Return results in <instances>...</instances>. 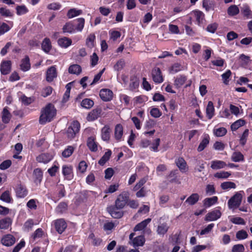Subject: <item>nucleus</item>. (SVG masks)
Returning a JSON list of instances; mask_svg holds the SVG:
<instances>
[{
	"label": "nucleus",
	"mask_w": 252,
	"mask_h": 252,
	"mask_svg": "<svg viewBox=\"0 0 252 252\" xmlns=\"http://www.w3.org/2000/svg\"><path fill=\"white\" fill-rule=\"evenodd\" d=\"M231 159L234 162L243 161L244 160V157L241 152H235L232 156Z\"/></svg>",
	"instance_id": "nucleus-53"
},
{
	"label": "nucleus",
	"mask_w": 252,
	"mask_h": 252,
	"mask_svg": "<svg viewBox=\"0 0 252 252\" xmlns=\"http://www.w3.org/2000/svg\"><path fill=\"white\" fill-rule=\"evenodd\" d=\"M57 77V71L55 66L48 68L46 72V80L48 82H52Z\"/></svg>",
	"instance_id": "nucleus-13"
},
{
	"label": "nucleus",
	"mask_w": 252,
	"mask_h": 252,
	"mask_svg": "<svg viewBox=\"0 0 252 252\" xmlns=\"http://www.w3.org/2000/svg\"><path fill=\"white\" fill-rule=\"evenodd\" d=\"M54 225L56 230L60 234H62L67 227V223L63 219L55 220Z\"/></svg>",
	"instance_id": "nucleus-10"
},
{
	"label": "nucleus",
	"mask_w": 252,
	"mask_h": 252,
	"mask_svg": "<svg viewBox=\"0 0 252 252\" xmlns=\"http://www.w3.org/2000/svg\"><path fill=\"white\" fill-rule=\"evenodd\" d=\"M80 124L77 121H73L68 127L65 134L68 139L71 140L73 139L77 133L79 132Z\"/></svg>",
	"instance_id": "nucleus-3"
},
{
	"label": "nucleus",
	"mask_w": 252,
	"mask_h": 252,
	"mask_svg": "<svg viewBox=\"0 0 252 252\" xmlns=\"http://www.w3.org/2000/svg\"><path fill=\"white\" fill-rule=\"evenodd\" d=\"M11 70V62L4 61L0 64V71L1 74L5 75L9 74Z\"/></svg>",
	"instance_id": "nucleus-19"
},
{
	"label": "nucleus",
	"mask_w": 252,
	"mask_h": 252,
	"mask_svg": "<svg viewBox=\"0 0 252 252\" xmlns=\"http://www.w3.org/2000/svg\"><path fill=\"white\" fill-rule=\"evenodd\" d=\"M245 247L243 244H239L233 246L230 252H244Z\"/></svg>",
	"instance_id": "nucleus-63"
},
{
	"label": "nucleus",
	"mask_w": 252,
	"mask_h": 252,
	"mask_svg": "<svg viewBox=\"0 0 252 252\" xmlns=\"http://www.w3.org/2000/svg\"><path fill=\"white\" fill-rule=\"evenodd\" d=\"M16 13L18 15H21L26 14L29 12L28 9L24 5H18L16 7Z\"/></svg>",
	"instance_id": "nucleus-58"
},
{
	"label": "nucleus",
	"mask_w": 252,
	"mask_h": 252,
	"mask_svg": "<svg viewBox=\"0 0 252 252\" xmlns=\"http://www.w3.org/2000/svg\"><path fill=\"white\" fill-rule=\"evenodd\" d=\"M151 75L153 81L155 84H160L164 81L161 71L158 67L155 66L152 69Z\"/></svg>",
	"instance_id": "nucleus-7"
},
{
	"label": "nucleus",
	"mask_w": 252,
	"mask_h": 252,
	"mask_svg": "<svg viewBox=\"0 0 252 252\" xmlns=\"http://www.w3.org/2000/svg\"><path fill=\"white\" fill-rule=\"evenodd\" d=\"M178 174L179 171L177 169L173 170L170 171L166 178L169 183L179 184L181 183V182L178 177Z\"/></svg>",
	"instance_id": "nucleus-12"
},
{
	"label": "nucleus",
	"mask_w": 252,
	"mask_h": 252,
	"mask_svg": "<svg viewBox=\"0 0 252 252\" xmlns=\"http://www.w3.org/2000/svg\"><path fill=\"white\" fill-rule=\"evenodd\" d=\"M15 193L17 198L25 197L28 194V190L25 185L21 183L17 184L15 188Z\"/></svg>",
	"instance_id": "nucleus-9"
},
{
	"label": "nucleus",
	"mask_w": 252,
	"mask_h": 252,
	"mask_svg": "<svg viewBox=\"0 0 252 252\" xmlns=\"http://www.w3.org/2000/svg\"><path fill=\"white\" fill-rule=\"evenodd\" d=\"M248 237V234L247 231L245 230H239L236 232V238L238 240H244L247 238Z\"/></svg>",
	"instance_id": "nucleus-57"
},
{
	"label": "nucleus",
	"mask_w": 252,
	"mask_h": 252,
	"mask_svg": "<svg viewBox=\"0 0 252 252\" xmlns=\"http://www.w3.org/2000/svg\"><path fill=\"white\" fill-rule=\"evenodd\" d=\"M74 147L72 146H67V147L63 151L62 156L65 158H69L74 152Z\"/></svg>",
	"instance_id": "nucleus-51"
},
{
	"label": "nucleus",
	"mask_w": 252,
	"mask_h": 252,
	"mask_svg": "<svg viewBox=\"0 0 252 252\" xmlns=\"http://www.w3.org/2000/svg\"><path fill=\"white\" fill-rule=\"evenodd\" d=\"M202 6L206 11L214 9V3L213 1L210 0H203Z\"/></svg>",
	"instance_id": "nucleus-48"
},
{
	"label": "nucleus",
	"mask_w": 252,
	"mask_h": 252,
	"mask_svg": "<svg viewBox=\"0 0 252 252\" xmlns=\"http://www.w3.org/2000/svg\"><path fill=\"white\" fill-rule=\"evenodd\" d=\"M114 135L116 140L119 141L123 135V127L121 124H117L115 126Z\"/></svg>",
	"instance_id": "nucleus-29"
},
{
	"label": "nucleus",
	"mask_w": 252,
	"mask_h": 252,
	"mask_svg": "<svg viewBox=\"0 0 252 252\" xmlns=\"http://www.w3.org/2000/svg\"><path fill=\"white\" fill-rule=\"evenodd\" d=\"M62 30L63 33H72L75 32L74 26L71 22L66 23L63 26Z\"/></svg>",
	"instance_id": "nucleus-36"
},
{
	"label": "nucleus",
	"mask_w": 252,
	"mask_h": 252,
	"mask_svg": "<svg viewBox=\"0 0 252 252\" xmlns=\"http://www.w3.org/2000/svg\"><path fill=\"white\" fill-rule=\"evenodd\" d=\"M220 187L223 190H228L231 189H235L236 185L234 182L227 181L222 183Z\"/></svg>",
	"instance_id": "nucleus-52"
},
{
	"label": "nucleus",
	"mask_w": 252,
	"mask_h": 252,
	"mask_svg": "<svg viewBox=\"0 0 252 252\" xmlns=\"http://www.w3.org/2000/svg\"><path fill=\"white\" fill-rule=\"evenodd\" d=\"M242 15L247 19L252 18V11L248 5H245L241 9Z\"/></svg>",
	"instance_id": "nucleus-47"
},
{
	"label": "nucleus",
	"mask_w": 252,
	"mask_h": 252,
	"mask_svg": "<svg viewBox=\"0 0 252 252\" xmlns=\"http://www.w3.org/2000/svg\"><path fill=\"white\" fill-rule=\"evenodd\" d=\"M139 86V79L136 75H131L130 77L129 89L131 91H135L138 88Z\"/></svg>",
	"instance_id": "nucleus-21"
},
{
	"label": "nucleus",
	"mask_w": 252,
	"mask_h": 252,
	"mask_svg": "<svg viewBox=\"0 0 252 252\" xmlns=\"http://www.w3.org/2000/svg\"><path fill=\"white\" fill-rule=\"evenodd\" d=\"M42 50L46 53H48L51 49L52 45L49 38H45L41 44Z\"/></svg>",
	"instance_id": "nucleus-40"
},
{
	"label": "nucleus",
	"mask_w": 252,
	"mask_h": 252,
	"mask_svg": "<svg viewBox=\"0 0 252 252\" xmlns=\"http://www.w3.org/2000/svg\"><path fill=\"white\" fill-rule=\"evenodd\" d=\"M16 242L15 237L11 234H6L1 239V244L6 247L13 245Z\"/></svg>",
	"instance_id": "nucleus-14"
},
{
	"label": "nucleus",
	"mask_w": 252,
	"mask_h": 252,
	"mask_svg": "<svg viewBox=\"0 0 252 252\" xmlns=\"http://www.w3.org/2000/svg\"><path fill=\"white\" fill-rule=\"evenodd\" d=\"M221 207H217L215 210L208 213L205 217L206 221H215L220 219L221 216L220 212Z\"/></svg>",
	"instance_id": "nucleus-6"
},
{
	"label": "nucleus",
	"mask_w": 252,
	"mask_h": 252,
	"mask_svg": "<svg viewBox=\"0 0 252 252\" xmlns=\"http://www.w3.org/2000/svg\"><path fill=\"white\" fill-rule=\"evenodd\" d=\"M169 227L165 223L160 224L158 226L157 233L160 235L163 236L168 231Z\"/></svg>",
	"instance_id": "nucleus-46"
},
{
	"label": "nucleus",
	"mask_w": 252,
	"mask_h": 252,
	"mask_svg": "<svg viewBox=\"0 0 252 252\" xmlns=\"http://www.w3.org/2000/svg\"><path fill=\"white\" fill-rule=\"evenodd\" d=\"M20 65V69L24 72L27 71L31 69V64L30 63V58L28 55H26L25 57L22 59Z\"/></svg>",
	"instance_id": "nucleus-20"
},
{
	"label": "nucleus",
	"mask_w": 252,
	"mask_h": 252,
	"mask_svg": "<svg viewBox=\"0 0 252 252\" xmlns=\"http://www.w3.org/2000/svg\"><path fill=\"white\" fill-rule=\"evenodd\" d=\"M43 173L42 169L37 168L33 170L32 177L34 183L37 185L40 184L43 179Z\"/></svg>",
	"instance_id": "nucleus-15"
},
{
	"label": "nucleus",
	"mask_w": 252,
	"mask_h": 252,
	"mask_svg": "<svg viewBox=\"0 0 252 252\" xmlns=\"http://www.w3.org/2000/svg\"><path fill=\"white\" fill-rule=\"evenodd\" d=\"M231 175V173L226 171H221L215 174L214 177L218 179H226Z\"/></svg>",
	"instance_id": "nucleus-61"
},
{
	"label": "nucleus",
	"mask_w": 252,
	"mask_h": 252,
	"mask_svg": "<svg viewBox=\"0 0 252 252\" xmlns=\"http://www.w3.org/2000/svg\"><path fill=\"white\" fill-rule=\"evenodd\" d=\"M106 210L111 216L114 219H120L124 215L123 209L115 204L108 206Z\"/></svg>",
	"instance_id": "nucleus-5"
},
{
	"label": "nucleus",
	"mask_w": 252,
	"mask_h": 252,
	"mask_svg": "<svg viewBox=\"0 0 252 252\" xmlns=\"http://www.w3.org/2000/svg\"><path fill=\"white\" fill-rule=\"evenodd\" d=\"M227 12L229 16H234L239 13V9L236 5H232L228 8Z\"/></svg>",
	"instance_id": "nucleus-50"
},
{
	"label": "nucleus",
	"mask_w": 252,
	"mask_h": 252,
	"mask_svg": "<svg viewBox=\"0 0 252 252\" xmlns=\"http://www.w3.org/2000/svg\"><path fill=\"white\" fill-rule=\"evenodd\" d=\"M77 22V24L75 26H74L75 32L76 31L77 32H81L85 25V19L84 18H79L75 20Z\"/></svg>",
	"instance_id": "nucleus-43"
},
{
	"label": "nucleus",
	"mask_w": 252,
	"mask_h": 252,
	"mask_svg": "<svg viewBox=\"0 0 252 252\" xmlns=\"http://www.w3.org/2000/svg\"><path fill=\"white\" fill-rule=\"evenodd\" d=\"M199 199V195L197 193H192L186 200L185 202L190 205L196 204Z\"/></svg>",
	"instance_id": "nucleus-38"
},
{
	"label": "nucleus",
	"mask_w": 252,
	"mask_h": 252,
	"mask_svg": "<svg viewBox=\"0 0 252 252\" xmlns=\"http://www.w3.org/2000/svg\"><path fill=\"white\" fill-rule=\"evenodd\" d=\"M62 173L65 180H71L74 177L72 166L63 165L62 167Z\"/></svg>",
	"instance_id": "nucleus-11"
},
{
	"label": "nucleus",
	"mask_w": 252,
	"mask_h": 252,
	"mask_svg": "<svg viewBox=\"0 0 252 252\" xmlns=\"http://www.w3.org/2000/svg\"><path fill=\"white\" fill-rule=\"evenodd\" d=\"M94 105V101L90 98H85L82 100L81 103V106L87 109L91 108Z\"/></svg>",
	"instance_id": "nucleus-44"
},
{
	"label": "nucleus",
	"mask_w": 252,
	"mask_h": 252,
	"mask_svg": "<svg viewBox=\"0 0 252 252\" xmlns=\"http://www.w3.org/2000/svg\"><path fill=\"white\" fill-rule=\"evenodd\" d=\"M218 198L216 196H214L212 197L206 198L203 201V205L205 208H209L216 204L218 202Z\"/></svg>",
	"instance_id": "nucleus-28"
},
{
	"label": "nucleus",
	"mask_w": 252,
	"mask_h": 252,
	"mask_svg": "<svg viewBox=\"0 0 252 252\" xmlns=\"http://www.w3.org/2000/svg\"><path fill=\"white\" fill-rule=\"evenodd\" d=\"M82 12L83 11L82 10L77 9L75 8H71L68 11L67 13V16L68 18L71 19L82 14Z\"/></svg>",
	"instance_id": "nucleus-42"
},
{
	"label": "nucleus",
	"mask_w": 252,
	"mask_h": 252,
	"mask_svg": "<svg viewBox=\"0 0 252 252\" xmlns=\"http://www.w3.org/2000/svg\"><path fill=\"white\" fill-rule=\"evenodd\" d=\"M53 158V156L48 153H42L38 155L36 158V160L38 162L46 164L50 162Z\"/></svg>",
	"instance_id": "nucleus-17"
},
{
	"label": "nucleus",
	"mask_w": 252,
	"mask_h": 252,
	"mask_svg": "<svg viewBox=\"0 0 252 252\" xmlns=\"http://www.w3.org/2000/svg\"><path fill=\"white\" fill-rule=\"evenodd\" d=\"M193 14L199 26H202L205 21V14L200 10H195L193 11Z\"/></svg>",
	"instance_id": "nucleus-22"
},
{
	"label": "nucleus",
	"mask_w": 252,
	"mask_h": 252,
	"mask_svg": "<svg viewBox=\"0 0 252 252\" xmlns=\"http://www.w3.org/2000/svg\"><path fill=\"white\" fill-rule=\"evenodd\" d=\"M58 45L63 48H66L72 44V40L67 37L60 38L58 41Z\"/></svg>",
	"instance_id": "nucleus-23"
},
{
	"label": "nucleus",
	"mask_w": 252,
	"mask_h": 252,
	"mask_svg": "<svg viewBox=\"0 0 252 252\" xmlns=\"http://www.w3.org/2000/svg\"><path fill=\"white\" fill-rule=\"evenodd\" d=\"M82 72V68L77 64H71L68 67V72L70 74L79 75Z\"/></svg>",
	"instance_id": "nucleus-34"
},
{
	"label": "nucleus",
	"mask_w": 252,
	"mask_h": 252,
	"mask_svg": "<svg viewBox=\"0 0 252 252\" xmlns=\"http://www.w3.org/2000/svg\"><path fill=\"white\" fill-rule=\"evenodd\" d=\"M129 195V193L128 191H122L117 196L114 204L119 208L123 209L127 205Z\"/></svg>",
	"instance_id": "nucleus-4"
},
{
	"label": "nucleus",
	"mask_w": 252,
	"mask_h": 252,
	"mask_svg": "<svg viewBox=\"0 0 252 252\" xmlns=\"http://www.w3.org/2000/svg\"><path fill=\"white\" fill-rule=\"evenodd\" d=\"M87 145L92 152H95L98 150L97 144L94 141V138L93 137H90L88 138Z\"/></svg>",
	"instance_id": "nucleus-31"
},
{
	"label": "nucleus",
	"mask_w": 252,
	"mask_h": 252,
	"mask_svg": "<svg viewBox=\"0 0 252 252\" xmlns=\"http://www.w3.org/2000/svg\"><path fill=\"white\" fill-rule=\"evenodd\" d=\"M151 219L150 218H148L142 221L141 222L138 223L134 227V231H137L142 230L143 229L146 227L147 225L151 222Z\"/></svg>",
	"instance_id": "nucleus-33"
},
{
	"label": "nucleus",
	"mask_w": 252,
	"mask_h": 252,
	"mask_svg": "<svg viewBox=\"0 0 252 252\" xmlns=\"http://www.w3.org/2000/svg\"><path fill=\"white\" fill-rule=\"evenodd\" d=\"M0 199L7 203H11L13 202V199L11 195V192L9 190H5L1 194Z\"/></svg>",
	"instance_id": "nucleus-30"
},
{
	"label": "nucleus",
	"mask_w": 252,
	"mask_h": 252,
	"mask_svg": "<svg viewBox=\"0 0 252 252\" xmlns=\"http://www.w3.org/2000/svg\"><path fill=\"white\" fill-rule=\"evenodd\" d=\"M95 39V36L94 34H90L89 35L86 39V45L90 48H92L94 46V41Z\"/></svg>",
	"instance_id": "nucleus-54"
},
{
	"label": "nucleus",
	"mask_w": 252,
	"mask_h": 252,
	"mask_svg": "<svg viewBox=\"0 0 252 252\" xmlns=\"http://www.w3.org/2000/svg\"><path fill=\"white\" fill-rule=\"evenodd\" d=\"M226 166V164L224 161L216 160L211 162V167L213 169L217 170L223 168Z\"/></svg>",
	"instance_id": "nucleus-35"
},
{
	"label": "nucleus",
	"mask_w": 252,
	"mask_h": 252,
	"mask_svg": "<svg viewBox=\"0 0 252 252\" xmlns=\"http://www.w3.org/2000/svg\"><path fill=\"white\" fill-rule=\"evenodd\" d=\"M187 80V76L185 75H179L175 78L174 85L176 88H180L185 84Z\"/></svg>",
	"instance_id": "nucleus-24"
},
{
	"label": "nucleus",
	"mask_w": 252,
	"mask_h": 252,
	"mask_svg": "<svg viewBox=\"0 0 252 252\" xmlns=\"http://www.w3.org/2000/svg\"><path fill=\"white\" fill-rule=\"evenodd\" d=\"M11 118V115L7 107H4L1 113V120L4 124H8Z\"/></svg>",
	"instance_id": "nucleus-32"
},
{
	"label": "nucleus",
	"mask_w": 252,
	"mask_h": 252,
	"mask_svg": "<svg viewBox=\"0 0 252 252\" xmlns=\"http://www.w3.org/2000/svg\"><path fill=\"white\" fill-rule=\"evenodd\" d=\"M151 115L156 118H159L162 115L161 112L158 108H153L150 111Z\"/></svg>",
	"instance_id": "nucleus-64"
},
{
	"label": "nucleus",
	"mask_w": 252,
	"mask_h": 252,
	"mask_svg": "<svg viewBox=\"0 0 252 252\" xmlns=\"http://www.w3.org/2000/svg\"><path fill=\"white\" fill-rule=\"evenodd\" d=\"M12 220L9 217H6L0 220V229H7L12 224Z\"/></svg>",
	"instance_id": "nucleus-26"
},
{
	"label": "nucleus",
	"mask_w": 252,
	"mask_h": 252,
	"mask_svg": "<svg viewBox=\"0 0 252 252\" xmlns=\"http://www.w3.org/2000/svg\"><path fill=\"white\" fill-rule=\"evenodd\" d=\"M206 116L208 119H211L215 115V108L212 101H209L206 109Z\"/></svg>",
	"instance_id": "nucleus-27"
},
{
	"label": "nucleus",
	"mask_w": 252,
	"mask_h": 252,
	"mask_svg": "<svg viewBox=\"0 0 252 252\" xmlns=\"http://www.w3.org/2000/svg\"><path fill=\"white\" fill-rule=\"evenodd\" d=\"M175 164L182 173H185L188 170L187 162L182 157H179L175 160Z\"/></svg>",
	"instance_id": "nucleus-18"
},
{
	"label": "nucleus",
	"mask_w": 252,
	"mask_h": 252,
	"mask_svg": "<svg viewBox=\"0 0 252 252\" xmlns=\"http://www.w3.org/2000/svg\"><path fill=\"white\" fill-rule=\"evenodd\" d=\"M246 124V122L243 119H239L234 122L231 125V129L232 131H236L240 127L244 126Z\"/></svg>",
	"instance_id": "nucleus-45"
},
{
	"label": "nucleus",
	"mask_w": 252,
	"mask_h": 252,
	"mask_svg": "<svg viewBox=\"0 0 252 252\" xmlns=\"http://www.w3.org/2000/svg\"><path fill=\"white\" fill-rule=\"evenodd\" d=\"M45 236V233L41 228H38L32 233L31 237L35 240L37 239L42 238Z\"/></svg>",
	"instance_id": "nucleus-49"
},
{
	"label": "nucleus",
	"mask_w": 252,
	"mask_h": 252,
	"mask_svg": "<svg viewBox=\"0 0 252 252\" xmlns=\"http://www.w3.org/2000/svg\"><path fill=\"white\" fill-rule=\"evenodd\" d=\"M125 65V62L124 59L119 60L114 65V68L118 71L121 70Z\"/></svg>",
	"instance_id": "nucleus-62"
},
{
	"label": "nucleus",
	"mask_w": 252,
	"mask_h": 252,
	"mask_svg": "<svg viewBox=\"0 0 252 252\" xmlns=\"http://www.w3.org/2000/svg\"><path fill=\"white\" fill-rule=\"evenodd\" d=\"M239 59L240 60L241 65L243 66H247L250 61V57L246 56L244 54H242L240 55Z\"/></svg>",
	"instance_id": "nucleus-59"
},
{
	"label": "nucleus",
	"mask_w": 252,
	"mask_h": 252,
	"mask_svg": "<svg viewBox=\"0 0 252 252\" xmlns=\"http://www.w3.org/2000/svg\"><path fill=\"white\" fill-rule=\"evenodd\" d=\"M102 109L100 107H97L92 110L88 114L87 119L88 121H94L97 119L101 115Z\"/></svg>",
	"instance_id": "nucleus-16"
},
{
	"label": "nucleus",
	"mask_w": 252,
	"mask_h": 252,
	"mask_svg": "<svg viewBox=\"0 0 252 252\" xmlns=\"http://www.w3.org/2000/svg\"><path fill=\"white\" fill-rule=\"evenodd\" d=\"M57 110L54 105L48 103L41 110L39 122L41 125L51 122L56 115Z\"/></svg>",
	"instance_id": "nucleus-1"
},
{
	"label": "nucleus",
	"mask_w": 252,
	"mask_h": 252,
	"mask_svg": "<svg viewBox=\"0 0 252 252\" xmlns=\"http://www.w3.org/2000/svg\"><path fill=\"white\" fill-rule=\"evenodd\" d=\"M145 242V239L143 235L137 236L133 239L132 243L134 247L142 246Z\"/></svg>",
	"instance_id": "nucleus-41"
},
{
	"label": "nucleus",
	"mask_w": 252,
	"mask_h": 252,
	"mask_svg": "<svg viewBox=\"0 0 252 252\" xmlns=\"http://www.w3.org/2000/svg\"><path fill=\"white\" fill-rule=\"evenodd\" d=\"M214 134L217 137H221L227 133V129L223 127H219L214 129Z\"/></svg>",
	"instance_id": "nucleus-56"
},
{
	"label": "nucleus",
	"mask_w": 252,
	"mask_h": 252,
	"mask_svg": "<svg viewBox=\"0 0 252 252\" xmlns=\"http://www.w3.org/2000/svg\"><path fill=\"white\" fill-rule=\"evenodd\" d=\"M99 96L103 101H110L113 99V93L110 89H102L99 92Z\"/></svg>",
	"instance_id": "nucleus-8"
},
{
	"label": "nucleus",
	"mask_w": 252,
	"mask_h": 252,
	"mask_svg": "<svg viewBox=\"0 0 252 252\" xmlns=\"http://www.w3.org/2000/svg\"><path fill=\"white\" fill-rule=\"evenodd\" d=\"M249 130L248 129H246L244 131L243 134H242L240 137L239 141V143L241 146H244V145H246L249 136Z\"/></svg>",
	"instance_id": "nucleus-55"
},
{
	"label": "nucleus",
	"mask_w": 252,
	"mask_h": 252,
	"mask_svg": "<svg viewBox=\"0 0 252 252\" xmlns=\"http://www.w3.org/2000/svg\"><path fill=\"white\" fill-rule=\"evenodd\" d=\"M111 154V151L110 150H108V151L105 153L103 156L98 160V163L101 166L104 165L106 162L109 160Z\"/></svg>",
	"instance_id": "nucleus-39"
},
{
	"label": "nucleus",
	"mask_w": 252,
	"mask_h": 252,
	"mask_svg": "<svg viewBox=\"0 0 252 252\" xmlns=\"http://www.w3.org/2000/svg\"><path fill=\"white\" fill-rule=\"evenodd\" d=\"M67 209V204L64 202L60 203L57 207V211L61 214L64 213Z\"/></svg>",
	"instance_id": "nucleus-60"
},
{
	"label": "nucleus",
	"mask_w": 252,
	"mask_h": 252,
	"mask_svg": "<svg viewBox=\"0 0 252 252\" xmlns=\"http://www.w3.org/2000/svg\"><path fill=\"white\" fill-rule=\"evenodd\" d=\"M243 193H244L243 190L236 192L235 194L229 199L227 202L229 209H234L240 206L242 202Z\"/></svg>",
	"instance_id": "nucleus-2"
},
{
	"label": "nucleus",
	"mask_w": 252,
	"mask_h": 252,
	"mask_svg": "<svg viewBox=\"0 0 252 252\" xmlns=\"http://www.w3.org/2000/svg\"><path fill=\"white\" fill-rule=\"evenodd\" d=\"M210 141V137L208 135L205 136L202 141L200 142L197 151L199 152H200L204 150V149L209 144Z\"/></svg>",
	"instance_id": "nucleus-37"
},
{
	"label": "nucleus",
	"mask_w": 252,
	"mask_h": 252,
	"mask_svg": "<svg viewBox=\"0 0 252 252\" xmlns=\"http://www.w3.org/2000/svg\"><path fill=\"white\" fill-rule=\"evenodd\" d=\"M101 138L103 141H108L110 137V128L109 126L105 125L101 130Z\"/></svg>",
	"instance_id": "nucleus-25"
}]
</instances>
